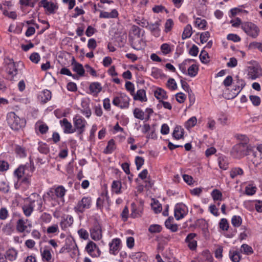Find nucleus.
Masks as SVG:
<instances>
[{
  "label": "nucleus",
  "mask_w": 262,
  "mask_h": 262,
  "mask_svg": "<svg viewBox=\"0 0 262 262\" xmlns=\"http://www.w3.org/2000/svg\"><path fill=\"white\" fill-rule=\"evenodd\" d=\"M252 145L246 142H241L233 146L230 154L235 159H240L250 154Z\"/></svg>",
  "instance_id": "obj_1"
},
{
  "label": "nucleus",
  "mask_w": 262,
  "mask_h": 262,
  "mask_svg": "<svg viewBox=\"0 0 262 262\" xmlns=\"http://www.w3.org/2000/svg\"><path fill=\"white\" fill-rule=\"evenodd\" d=\"M6 120L10 127L15 131L20 130L26 125V120L20 118L13 112L7 114Z\"/></svg>",
  "instance_id": "obj_2"
},
{
  "label": "nucleus",
  "mask_w": 262,
  "mask_h": 262,
  "mask_svg": "<svg viewBox=\"0 0 262 262\" xmlns=\"http://www.w3.org/2000/svg\"><path fill=\"white\" fill-rule=\"evenodd\" d=\"M34 169L33 164L32 165L31 164L21 165L14 171V173L18 180H20L23 177H31Z\"/></svg>",
  "instance_id": "obj_3"
},
{
  "label": "nucleus",
  "mask_w": 262,
  "mask_h": 262,
  "mask_svg": "<svg viewBox=\"0 0 262 262\" xmlns=\"http://www.w3.org/2000/svg\"><path fill=\"white\" fill-rule=\"evenodd\" d=\"M242 29L249 36L255 38L258 35L259 29L254 24L246 21L242 24Z\"/></svg>",
  "instance_id": "obj_4"
},
{
  "label": "nucleus",
  "mask_w": 262,
  "mask_h": 262,
  "mask_svg": "<svg viewBox=\"0 0 262 262\" xmlns=\"http://www.w3.org/2000/svg\"><path fill=\"white\" fill-rule=\"evenodd\" d=\"M252 154L253 158L251 161L256 167H262V144H259L256 147L252 146V150L250 154Z\"/></svg>",
  "instance_id": "obj_5"
},
{
  "label": "nucleus",
  "mask_w": 262,
  "mask_h": 262,
  "mask_svg": "<svg viewBox=\"0 0 262 262\" xmlns=\"http://www.w3.org/2000/svg\"><path fill=\"white\" fill-rule=\"evenodd\" d=\"M67 190L61 185L51 188L47 194L52 200H56L57 199L62 200Z\"/></svg>",
  "instance_id": "obj_6"
},
{
  "label": "nucleus",
  "mask_w": 262,
  "mask_h": 262,
  "mask_svg": "<svg viewBox=\"0 0 262 262\" xmlns=\"http://www.w3.org/2000/svg\"><path fill=\"white\" fill-rule=\"evenodd\" d=\"M92 200L90 197H83L79 201L74 209L75 211L78 213H83L85 209L90 208Z\"/></svg>",
  "instance_id": "obj_7"
},
{
  "label": "nucleus",
  "mask_w": 262,
  "mask_h": 262,
  "mask_svg": "<svg viewBox=\"0 0 262 262\" xmlns=\"http://www.w3.org/2000/svg\"><path fill=\"white\" fill-rule=\"evenodd\" d=\"M129 98L125 94H121L119 97H115L113 104L121 108H126L129 106Z\"/></svg>",
  "instance_id": "obj_8"
},
{
  "label": "nucleus",
  "mask_w": 262,
  "mask_h": 262,
  "mask_svg": "<svg viewBox=\"0 0 262 262\" xmlns=\"http://www.w3.org/2000/svg\"><path fill=\"white\" fill-rule=\"evenodd\" d=\"M74 129H76L79 134H82L85 130V125L87 123L84 118L79 116H76L73 118Z\"/></svg>",
  "instance_id": "obj_9"
},
{
  "label": "nucleus",
  "mask_w": 262,
  "mask_h": 262,
  "mask_svg": "<svg viewBox=\"0 0 262 262\" xmlns=\"http://www.w3.org/2000/svg\"><path fill=\"white\" fill-rule=\"evenodd\" d=\"M38 7H43L49 14H54L55 10L58 9V6L49 0H41L38 3Z\"/></svg>",
  "instance_id": "obj_10"
},
{
  "label": "nucleus",
  "mask_w": 262,
  "mask_h": 262,
  "mask_svg": "<svg viewBox=\"0 0 262 262\" xmlns=\"http://www.w3.org/2000/svg\"><path fill=\"white\" fill-rule=\"evenodd\" d=\"M91 238L95 240H99L102 237L101 227L99 223L95 222L93 227L90 230Z\"/></svg>",
  "instance_id": "obj_11"
},
{
  "label": "nucleus",
  "mask_w": 262,
  "mask_h": 262,
  "mask_svg": "<svg viewBox=\"0 0 262 262\" xmlns=\"http://www.w3.org/2000/svg\"><path fill=\"white\" fill-rule=\"evenodd\" d=\"M129 41L133 48L137 50L142 49L145 46V42L140 37H129Z\"/></svg>",
  "instance_id": "obj_12"
},
{
  "label": "nucleus",
  "mask_w": 262,
  "mask_h": 262,
  "mask_svg": "<svg viewBox=\"0 0 262 262\" xmlns=\"http://www.w3.org/2000/svg\"><path fill=\"white\" fill-rule=\"evenodd\" d=\"M28 203H26L23 206V210L26 216H29L32 213L34 208L35 206V200H32L31 198H28Z\"/></svg>",
  "instance_id": "obj_13"
},
{
  "label": "nucleus",
  "mask_w": 262,
  "mask_h": 262,
  "mask_svg": "<svg viewBox=\"0 0 262 262\" xmlns=\"http://www.w3.org/2000/svg\"><path fill=\"white\" fill-rule=\"evenodd\" d=\"M86 251L92 256L99 255V249L96 244L92 241L89 242L85 247Z\"/></svg>",
  "instance_id": "obj_14"
},
{
  "label": "nucleus",
  "mask_w": 262,
  "mask_h": 262,
  "mask_svg": "<svg viewBox=\"0 0 262 262\" xmlns=\"http://www.w3.org/2000/svg\"><path fill=\"white\" fill-rule=\"evenodd\" d=\"M262 75L261 68L258 67H251L249 68L248 76L252 80L256 79Z\"/></svg>",
  "instance_id": "obj_15"
},
{
  "label": "nucleus",
  "mask_w": 262,
  "mask_h": 262,
  "mask_svg": "<svg viewBox=\"0 0 262 262\" xmlns=\"http://www.w3.org/2000/svg\"><path fill=\"white\" fill-rule=\"evenodd\" d=\"M196 236L194 233H189L185 239V242L188 244V246L191 250H194L196 248L197 242L194 238Z\"/></svg>",
  "instance_id": "obj_16"
},
{
  "label": "nucleus",
  "mask_w": 262,
  "mask_h": 262,
  "mask_svg": "<svg viewBox=\"0 0 262 262\" xmlns=\"http://www.w3.org/2000/svg\"><path fill=\"white\" fill-rule=\"evenodd\" d=\"M161 20L159 19L154 23H149V26L147 28L155 36H159L160 35L159 26L161 25Z\"/></svg>",
  "instance_id": "obj_17"
},
{
  "label": "nucleus",
  "mask_w": 262,
  "mask_h": 262,
  "mask_svg": "<svg viewBox=\"0 0 262 262\" xmlns=\"http://www.w3.org/2000/svg\"><path fill=\"white\" fill-rule=\"evenodd\" d=\"M60 124L63 127L64 133L66 134H71L76 131V129L73 128L72 124L66 118L61 120Z\"/></svg>",
  "instance_id": "obj_18"
},
{
  "label": "nucleus",
  "mask_w": 262,
  "mask_h": 262,
  "mask_svg": "<svg viewBox=\"0 0 262 262\" xmlns=\"http://www.w3.org/2000/svg\"><path fill=\"white\" fill-rule=\"evenodd\" d=\"M26 222L23 219H19L16 223V230L19 232H23L26 231L27 232H30V230H28L27 228L29 227L30 228L32 226L31 224H28V225H26Z\"/></svg>",
  "instance_id": "obj_19"
},
{
  "label": "nucleus",
  "mask_w": 262,
  "mask_h": 262,
  "mask_svg": "<svg viewBox=\"0 0 262 262\" xmlns=\"http://www.w3.org/2000/svg\"><path fill=\"white\" fill-rule=\"evenodd\" d=\"M121 240L120 238H116L112 240V242L109 244L110 252L111 254H116V252L119 250Z\"/></svg>",
  "instance_id": "obj_20"
},
{
  "label": "nucleus",
  "mask_w": 262,
  "mask_h": 262,
  "mask_svg": "<svg viewBox=\"0 0 262 262\" xmlns=\"http://www.w3.org/2000/svg\"><path fill=\"white\" fill-rule=\"evenodd\" d=\"M72 65L73 66V70L76 72L77 75L79 76H83L84 75L85 70L83 66L79 63L75 61V59L73 58Z\"/></svg>",
  "instance_id": "obj_21"
},
{
  "label": "nucleus",
  "mask_w": 262,
  "mask_h": 262,
  "mask_svg": "<svg viewBox=\"0 0 262 262\" xmlns=\"http://www.w3.org/2000/svg\"><path fill=\"white\" fill-rule=\"evenodd\" d=\"M73 223V218L71 215H67L60 222V226L62 229H66L71 226Z\"/></svg>",
  "instance_id": "obj_22"
},
{
  "label": "nucleus",
  "mask_w": 262,
  "mask_h": 262,
  "mask_svg": "<svg viewBox=\"0 0 262 262\" xmlns=\"http://www.w3.org/2000/svg\"><path fill=\"white\" fill-rule=\"evenodd\" d=\"M118 16V11L116 9H113L112 11L109 13L106 11H100V13L99 15L100 18H117Z\"/></svg>",
  "instance_id": "obj_23"
},
{
  "label": "nucleus",
  "mask_w": 262,
  "mask_h": 262,
  "mask_svg": "<svg viewBox=\"0 0 262 262\" xmlns=\"http://www.w3.org/2000/svg\"><path fill=\"white\" fill-rule=\"evenodd\" d=\"M90 91L93 95H97L102 90L101 84L98 82H92L89 86Z\"/></svg>",
  "instance_id": "obj_24"
},
{
  "label": "nucleus",
  "mask_w": 262,
  "mask_h": 262,
  "mask_svg": "<svg viewBox=\"0 0 262 262\" xmlns=\"http://www.w3.org/2000/svg\"><path fill=\"white\" fill-rule=\"evenodd\" d=\"M134 95V99L135 100H139L141 102H146L147 98L146 97L145 91L143 89L139 90L137 91L136 94Z\"/></svg>",
  "instance_id": "obj_25"
},
{
  "label": "nucleus",
  "mask_w": 262,
  "mask_h": 262,
  "mask_svg": "<svg viewBox=\"0 0 262 262\" xmlns=\"http://www.w3.org/2000/svg\"><path fill=\"white\" fill-rule=\"evenodd\" d=\"M81 108L80 112L85 116L86 118H89L92 114L91 108L89 104L86 101L81 102Z\"/></svg>",
  "instance_id": "obj_26"
},
{
  "label": "nucleus",
  "mask_w": 262,
  "mask_h": 262,
  "mask_svg": "<svg viewBox=\"0 0 262 262\" xmlns=\"http://www.w3.org/2000/svg\"><path fill=\"white\" fill-rule=\"evenodd\" d=\"M154 96L157 99L159 100V101L163 99H167L168 98L166 92L161 88H158L155 91Z\"/></svg>",
  "instance_id": "obj_27"
},
{
  "label": "nucleus",
  "mask_w": 262,
  "mask_h": 262,
  "mask_svg": "<svg viewBox=\"0 0 262 262\" xmlns=\"http://www.w3.org/2000/svg\"><path fill=\"white\" fill-rule=\"evenodd\" d=\"M132 213L130 216L133 218H136L141 216L142 214V208L139 207L137 208L134 203H132Z\"/></svg>",
  "instance_id": "obj_28"
},
{
  "label": "nucleus",
  "mask_w": 262,
  "mask_h": 262,
  "mask_svg": "<svg viewBox=\"0 0 262 262\" xmlns=\"http://www.w3.org/2000/svg\"><path fill=\"white\" fill-rule=\"evenodd\" d=\"M40 251L43 261H46L47 262H53L51 261L52 255L49 249H45L42 250V249H40Z\"/></svg>",
  "instance_id": "obj_29"
},
{
  "label": "nucleus",
  "mask_w": 262,
  "mask_h": 262,
  "mask_svg": "<svg viewBox=\"0 0 262 262\" xmlns=\"http://www.w3.org/2000/svg\"><path fill=\"white\" fill-rule=\"evenodd\" d=\"M185 210L180 206L177 205L174 209V216L177 220L183 218L185 215Z\"/></svg>",
  "instance_id": "obj_30"
},
{
  "label": "nucleus",
  "mask_w": 262,
  "mask_h": 262,
  "mask_svg": "<svg viewBox=\"0 0 262 262\" xmlns=\"http://www.w3.org/2000/svg\"><path fill=\"white\" fill-rule=\"evenodd\" d=\"M192 34V29L190 24H188L184 28L183 32L182 35V39L184 40L191 37Z\"/></svg>",
  "instance_id": "obj_31"
},
{
  "label": "nucleus",
  "mask_w": 262,
  "mask_h": 262,
  "mask_svg": "<svg viewBox=\"0 0 262 262\" xmlns=\"http://www.w3.org/2000/svg\"><path fill=\"white\" fill-rule=\"evenodd\" d=\"M184 130L179 126L174 128L172 133V136L177 140L181 139L183 137Z\"/></svg>",
  "instance_id": "obj_32"
},
{
  "label": "nucleus",
  "mask_w": 262,
  "mask_h": 262,
  "mask_svg": "<svg viewBox=\"0 0 262 262\" xmlns=\"http://www.w3.org/2000/svg\"><path fill=\"white\" fill-rule=\"evenodd\" d=\"M133 114L135 118L141 120H145V112L140 108L137 107L135 108L133 111Z\"/></svg>",
  "instance_id": "obj_33"
},
{
  "label": "nucleus",
  "mask_w": 262,
  "mask_h": 262,
  "mask_svg": "<svg viewBox=\"0 0 262 262\" xmlns=\"http://www.w3.org/2000/svg\"><path fill=\"white\" fill-rule=\"evenodd\" d=\"M17 252L14 249H10L6 252V257L10 261L15 260L16 258Z\"/></svg>",
  "instance_id": "obj_34"
},
{
  "label": "nucleus",
  "mask_w": 262,
  "mask_h": 262,
  "mask_svg": "<svg viewBox=\"0 0 262 262\" xmlns=\"http://www.w3.org/2000/svg\"><path fill=\"white\" fill-rule=\"evenodd\" d=\"M243 169L239 167L233 168L230 171V176L232 179L235 178L237 176L243 175Z\"/></svg>",
  "instance_id": "obj_35"
},
{
  "label": "nucleus",
  "mask_w": 262,
  "mask_h": 262,
  "mask_svg": "<svg viewBox=\"0 0 262 262\" xmlns=\"http://www.w3.org/2000/svg\"><path fill=\"white\" fill-rule=\"evenodd\" d=\"M122 187L121 182L119 181H114L112 185L113 191L116 194H119L121 192V188Z\"/></svg>",
  "instance_id": "obj_36"
},
{
  "label": "nucleus",
  "mask_w": 262,
  "mask_h": 262,
  "mask_svg": "<svg viewBox=\"0 0 262 262\" xmlns=\"http://www.w3.org/2000/svg\"><path fill=\"white\" fill-rule=\"evenodd\" d=\"M9 70H8L7 73L9 75V79L10 80H12L14 76L17 74V70L16 69L14 64H10L9 66Z\"/></svg>",
  "instance_id": "obj_37"
},
{
  "label": "nucleus",
  "mask_w": 262,
  "mask_h": 262,
  "mask_svg": "<svg viewBox=\"0 0 262 262\" xmlns=\"http://www.w3.org/2000/svg\"><path fill=\"white\" fill-rule=\"evenodd\" d=\"M229 256L231 260L233 262H239L241 259V256L239 252L237 251H234L233 252H232L231 251H230Z\"/></svg>",
  "instance_id": "obj_38"
},
{
  "label": "nucleus",
  "mask_w": 262,
  "mask_h": 262,
  "mask_svg": "<svg viewBox=\"0 0 262 262\" xmlns=\"http://www.w3.org/2000/svg\"><path fill=\"white\" fill-rule=\"evenodd\" d=\"M51 92L49 90H45L42 91L41 96V101L43 103H47L51 99Z\"/></svg>",
  "instance_id": "obj_39"
},
{
  "label": "nucleus",
  "mask_w": 262,
  "mask_h": 262,
  "mask_svg": "<svg viewBox=\"0 0 262 262\" xmlns=\"http://www.w3.org/2000/svg\"><path fill=\"white\" fill-rule=\"evenodd\" d=\"M211 196L214 201H222L223 194L218 189H214L211 193Z\"/></svg>",
  "instance_id": "obj_40"
},
{
  "label": "nucleus",
  "mask_w": 262,
  "mask_h": 262,
  "mask_svg": "<svg viewBox=\"0 0 262 262\" xmlns=\"http://www.w3.org/2000/svg\"><path fill=\"white\" fill-rule=\"evenodd\" d=\"M241 252L246 255H250L253 253V250L251 246L244 244L241 246Z\"/></svg>",
  "instance_id": "obj_41"
},
{
  "label": "nucleus",
  "mask_w": 262,
  "mask_h": 262,
  "mask_svg": "<svg viewBox=\"0 0 262 262\" xmlns=\"http://www.w3.org/2000/svg\"><path fill=\"white\" fill-rule=\"evenodd\" d=\"M198 66L196 64H192L188 69V75L190 77H194L195 76L198 72Z\"/></svg>",
  "instance_id": "obj_42"
},
{
  "label": "nucleus",
  "mask_w": 262,
  "mask_h": 262,
  "mask_svg": "<svg viewBox=\"0 0 262 262\" xmlns=\"http://www.w3.org/2000/svg\"><path fill=\"white\" fill-rule=\"evenodd\" d=\"M115 149V141L113 139H111L107 143V145L105 149V152L106 154H111Z\"/></svg>",
  "instance_id": "obj_43"
},
{
  "label": "nucleus",
  "mask_w": 262,
  "mask_h": 262,
  "mask_svg": "<svg viewBox=\"0 0 262 262\" xmlns=\"http://www.w3.org/2000/svg\"><path fill=\"white\" fill-rule=\"evenodd\" d=\"M231 223L234 227H238L242 223V219L240 216L234 215L232 217Z\"/></svg>",
  "instance_id": "obj_44"
},
{
  "label": "nucleus",
  "mask_w": 262,
  "mask_h": 262,
  "mask_svg": "<svg viewBox=\"0 0 262 262\" xmlns=\"http://www.w3.org/2000/svg\"><path fill=\"white\" fill-rule=\"evenodd\" d=\"M38 150L40 153L45 155H47L49 152V148L48 145L42 142L39 143Z\"/></svg>",
  "instance_id": "obj_45"
},
{
  "label": "nucleus",
  "mask_w": 262,
  "mask_h": 262,
  "mask_svg": "<svg viewBox=\"0 0 262 262\" xmlns=\"http://www.w3.org/2000/svg\"><path fill=\"white\" fill-rule=\"evenodd\" d=\"M197 119L195 117H192L189 119L185 123V127L189 129V128L194 126L196 123Z\"/></svg>",
  "instance_id": "obj_46"
},
{
  "label": "nucleus",
  "mask_w": 262,
  "mask_h": 262,
  "mask_svg": "<svg viewBox=\"0 0 262 262\" xmlns=\"http://www.w3.org/2000/svg\"><path fill=\"white\" fill-rule=\"evenodd\" d=\"M236 84L235 85L236 88H237V89L238 90V92L237 93V94H238L241 90L245 87L246 83L244 80L243 79H239V77L237 76L236 77Z\"/></svg>",
  "instance_id": "obj_47"
},
{
  "label": "nucleus",
  "mask_w": 262,
  "mask_h": 262,
  "mask_svg": "<svg viewBox=\"0 0 262 262\" xmlns=\"http://www.w3.org/2000/svg\"><path fill=\"white\" fill-rule=\"evenodd\" d=\"M162 227L158 224H153L149 226L148 231L151 233H159L162 230Z\"/></svg>",
  "instance_id": "obj_48"
},
{
  "label": "nucleus",
  "mask_w": 262,
  "mask_h": 262,
  "mask_svg": "<svg viewBox=\"0 0 262 262\" xmlns=\"http://www.w3.org/2000/svg\"><path fill=\"white\" fill-rule=\"evenodd\" d=\"M194 59H185L182 63L179 64V69L182 71V72L184 74L186 73V66L187 65L188 63H190V62L194 61Z\"/></svg>",
  "instance_id": "obj_49"
},
{
  "label": "nucleus",
  "mask_w": 262,
  "mask_h": 262,
  "mask_svg": "<svg viewBox=\"0 0 262 262\" xmlns=\"http://www.w3.org/2000/svg\"><path fill=\"white\" fill-rule=\"evenodd\" d=\"M15 152L20 158H24L27 156V152L25 148L20 146L17 145L16 146Z\"/></svg>",
  "instance_id": "obj_50"
},
{
  "label": "nucleus",
  "mask_w": 262,
  "mask_h": 262,
  "mask_svg": "<svg viewBox=\"0 0 262 262\" xmlns=\"http://www.w3.org/2000/svg\"><path fill=\"white\" fill-rule=\"evenodd\" d=\"M200 60L202 63H207L209 62V55L208 53L205 50H202L199 56Z\"/></svg>",
  "instance_id": "obj_51"
},
{
  "label": "nucleus",
  "mask_w": 262,
  "mask_h": 262,
  "mask_svg": "<svg viewBox=\"0 0 262 262\" xmlns=\"http://www.w3.org/2000/svg\"><path fill=\"white\" fill-rule=\"evenodd\" d=\"M220 168L223 170H226L228 168V163L223 158L220 157L218 159Z\"/></svg>",
  "instance_id": "obj_52"
},
{
  "label": "nucleus",
  "mask_w": 262,
  "mask_h": 262,
  "mask_svg": "<svg viewBox=\"0 0 262 262\" xmlns=\"http://www.w3.org/2000/svg\"><path fill=\"white\" fill-rule=\"evenodd\" d=\"M195 26L200 29H204L206 26L207 21L205 19L197 18L195 21Z\"/></svg>",
  "instance_id": "obj_53"
},
{
  "label": "nucleus",
  "mask_w": 262,
  "mask_h": 262,
  "mask_svg": "<svg viewBox=\"0 0 262 262\" xmlns=\"http://www.w3.org/2000/svg\"><path fill=\"white\" fill-rule=\"evenodd\" d=\"M167 86L171 90H175L177 89V84L173 78H169L167 82Z\"/></svg>",
  "instance_id": "obj_54"
},
{
  "label": "nucleus",
  "mask_w": 262,
  "mask_h": 262,
  "mask_svg": "<svg viewBox=\"0 0 262 262\" xmlns=\"http://www.w3.org/2000/svg\"><path fill=\"white\" fill-rule=\"evenodd\" d=\"M219 224L220 228L222 229L223 230H228L229 228V224L227 219H221Z\"/></svg>",
  "instance_id": "obj_55"
},
{
  "label": "nucleus",
  "mask_w": 262,
  "mask_h": 262,
  "mask_svg": "<svg viewBox=\"0 0 262 262\" xmlns=\"http://www.w3.org/2000/svg\"><path fill=\"white\" fill-rule=\"evenodd\" d=\"M249 98L254 105L258 106L260 104L261 100L259 97L255 95H251Z\"/></svg>",
  "instance_id": "obj_56"
},
{
  "label": "nucleus",
  "mask_w": 262,
  "mask_h": 262,
  "mask_svg": "<svg viewBox=\"0 0 262 262\" xmlns=\"http://www.w3.org/2000/svg\"><path fill=\"white\" fill-rule=\"evenodd\" d=\"M144 160L143 158L139 156H137L135 159V163L137 166V170H139L142 165L144 164Z\"/></svg>",
  "instance_id": "obj_57"
},
{
  "label": "nucleus",
  "mask_w": 262,
  "mask_h": 262,
  "mask_svg": "<svg viewBox=\"0 0 262 262\" xmlns=\"http://www.w3.org/2000/svg\"><path fill=\"white\" fill-rule=\"evenodd\" d=\"M29 58L32 62L37 63L40 60V57L38 53L34 52L31 54Z\"/></svg>",
  "instance_id": "obj_58"
},
{
  "label": "nucleus",
  "mask_w": 262,
  "mask_h": 262,
  "mask_svg": "<svg viewBox=\"0 0 262 262\" xmlns=\"http://www.w3.org/2000/svg\"><path fill=\"white\" fill-rule=\"evenodd\" d=\"M210 37V33L208 31L203 32L200 35V41L202 43L206 42Z\"/></svg>",
  "instance_id": "obj_59"
},
{
  "label": "nucleus",
  "mask_w": 262,
  "mask_h": 262,
  "mask_svg": "<svg viewBox=\"0 0 262 262\" xmlns=\"http://www.w3.org/2000/svg\"><path fill=\"white\" fill-rule=\"evenodd\" d=\"M173 26V20L169 18L168 19L165 24V31L168 32L170 31Z\"/></svg>",
  "instance_id": "obj_60"
},
{
  "label": "nucleus",
  "mask_w": 262,
  "mask_h": 262,
  "mask_svg": "<svg viewBox=\"0 0 262 262\" xmlns=\"http://www.w3.org/2000/svg\"><path fill=\"white\" fill-rule=\"evenodd\" d=\"M125 88L127 91H129L132 95H134L135 93V88L134 84L130 82L127 81L125 83Z\"/></svg>",
  "instance_id": "obj_61"
},
{
  "label": "nucleus",
  "mask_w": 262,
  "mask_h": 262,
  "mask_svg": "<svg viewBox=\"0 0 262 262\" xmlns=\"http://www.w3.org/2000/svg\"><path fill=\"white\" fill-rule=\"evenodd\" d=\"M151 208L156 213L160 212L162 210V205L158 202L156 203L154 202L153 204H151Z\"/></svg>",
  "instance_id": "obj_62"
},
{
  "label": "nucleus",
  "mask_w": 262,
  "mask_h": 262,
  "mask_svg": "<svg viewBox=\"0 0 262 262\" xmlns=\"http://www.w3.org/2000/svg\"><path fill=\"white\" fill-rule=\"evenodd\" d=\"M186 98L185 95L181 92L178 93L176 95V100L180 103L184 102Z\"/></svg>",
  "instance_id": "obj_63"
},
{
  "label": "nucleus",
  "mask_w": 262,
  "mask_h": 262,
  "mask_svg": "<svg viewBox=\"0 0 262 262\" xmlns=\"http://www.w3.org/2000/svg\"><path fill=\"white\" fill-rule=\"evenodd\" d=\"M249 49H258L259 50H262V43L254 41L251 42L249 45Z\"/></svg>",
  "instance_id": "obj_64"
}]
</instances>
